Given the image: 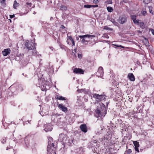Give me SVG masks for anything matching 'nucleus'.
<instances>
[{
	"instance_id": "obj_28",
	"label": "nucleus",
	"mask_w": 154,
	"mask_h": 154,
	"mask_svg": "<svg viewBox=\"0 0 154 154\" xmlns=\"http://www.w3.org/2000/svg\"><path fill=\"white\" fill-rule=\"evenodd\" d=\"M139 20H137L136 19L135 20H134L133 22L135 24H138L139 22Z\"/></svg>"
},
{
	"instance_id": "obj_31",
	"label": "nucleus",
	"mask_w": 154,
	"mask_h": 154,
	"mask_svg": "<svg viewBox=\"0 0 154 154\" xmlns=\"http://www.w3.org/2000/svg\"><path fill=\"white\" fill-rule=\"evenodd\" d=\"M98 2V0H94L93 1V3L95 4H97Z\"/></svg>"
},
{
	"instance_id": "obj_25",
	"label": "nucleus",
	"mask_w": 154,
	"mask_h": 154,
	"mask_svg": "<svg viewBox=\"0 0 154 154\" xmlns=\"http://www.w3.org/2000/svg\"><path fill=\"white\" fill-rule=\"evenodd\" d=\"M131 17L132 20L133 21H134V20H135L136 19V16L135 15H132L131 16Z\"/></svg>"
},
{
	"instance_id": "obj_18",
	"label": "nucleus",
	"mask_w": 154,
	"mask_h": 154,
	"mask_svg": "<svg viewBox=\"0 0 154 154\" xmlns=\"http://www.w3.org/2000/svg\"><path fill=\"white\" fill-rule=\"evenodd\" d=\"M135 146L134 148L138 147L139 146V142L136 141H134L133 142Z\"/></svg>"
},
{
	"instance_id": "obj_2",
	"label": "nucleus",
	"mask_w": 154,
	"mask_h": 154,
	"mask_svg": "<svg viewBox=\"0 0 154 154\" xmlns=\"http://www.w3.org/2000/svg\"><path fill=\"white\" fill-rule=\"evenodd\" d=\"M78 36L80 37L81 39V42L84 43L85 42H87L88 41L87 38H94L95 37V36L93 35H79Z\"/></svg>"
},
{
	"instance_id": "obj_30",
	"label": "nucleus",
	"mask_w": 154,
	"mask_h": 154,
	"mask_svg": "<svg viewBox=\"0 0 154 154\" xmlns=\"http://www.w3.org/2000/svg\"><path fill=\"white\" fill-rule=\"evenodd\" d=\"M103 29L106 30H109V28L107 26H105L104 27Z\"/></svg>"
},
{
	"instance_id": "obj_36",
	"label": "nucleus",
	"mask_w": 154,
	"mask_h": 154,
	"mask_svg": "<svg viewBox=\"0 0 154 154\" xmlns=\"http://www.w3.org/2000/svg\"><path fill=\"white\" fill-rule=\"evenodd\" d=\"M151 32L152 33V34L154 35V30L152 29H151Z\"/></svg>"
},
{
	"instance_id": "obj_41",
	"label": "nucleus",
	"mask_w": 154,
	"mask_h": 154,
	"mask_svg": "<svg viewBox=\"0 0 154 154\" xmlns=\"http://www.w3.org/2000/svg\"><path fill=\"white\" fill-rule=\"evenodd\" d=\"M27 5H31V4L30 3H27L26 4Z\"/></svg>"
},
{
	"instance_id": "obj_24",
	"label": "nucleus",
	"mask_w": 154,
	"mask_h": 154,
	"mask_svg": "<svg viewBox=\"0 0 154 154\" xmlns=\"http://www.w3.org/2000/svg\"><path fill=\"white\" fill-rule=\"evenodd\" d=\"M151 1V0H144L143 2L146 4H148Z\"/></svg>"
},
{
	"instance_id": "obj_53",
	"label": "nucleus",
	"mask_w": 154,
	"mask_h": 154,
	"mask_svg": "<svg viewBox=\"0 0 154 154\" xmlns=\"http://www.w3.org/2000/svg\"><path fill=\"white\" fill-rule=\"evenodd\" d=\"M78 39H79V38H77V40H78Z\"/></svg>"
},
{
	"instance_id": "obj_54",
	"label": "nucleus",
	"mask_w": 154,
	"mask_h": 154,
	"mask_svg": "<svg viewBox=\"0 0 154 154\" xmlns=\"http://www.w3.org/2000/svg\"><path fill=\"white\" fill-rule=\"evenodd\" d=\"M23 75H24V73H23Z\"/></svg>"
},
{
	"instance_id": "obj_52",
	"label": "nucleus",
	"mask_w": 154,
	"mask_h": 154,
	"mask_svg": "<svg viewBox=\"0 0 154 154\" xmlns=\"http://www.w3.org/2000/svg\"><path fill=\"white\" fill-rule=\"evenodd\" d=\"M78 39H79V38H77V40H78Z\"/></svg>"
},
{
	"instance_id": "obj_47",
	"label": "nucleus",
	"mask_w": 154,
	"mask_h": 154,
	"mask_svg": "<svg viewBox=\"0 0 154 154\" xmlns=\"http://www.w3.org/2000/svg\"><path fill=\"white\" fill-rule=\"evenodd\" d=\"M71 141V142H73V140H69V141Z\"/></svg>"
},
{
	"instance_id": "obj_15",
	"label": "nucleus",
	"mask_w": 154,
	"mask_h": 154,
	"mask_svg": "<svg viewBox=\"0 0 154 154\" xmlns=\"http://www.w3.org/2000/svg\"><path fill=\"white\" fill-rule=\"evenodd\" d=\"M32 50V54L34 56L37 55V51L36 50L35 46L31 50Z\"/></svg>"
},
{
	"instance_id": "obj_3",
	"label": "nucleus",
	"mask_w": 154,
	"mask_h": 154,
	"mask_svg": "<svg viewBox=\"0 0 154 154\" xmlns=\"http://www.w3.org/2000/svg\"><path fill=\"white\" fill-rule=\"evenodd\" d=\"M93 97L96 98V100L98 102H100L105 100V96L103 95H99L97 94H93Z\"/></svg>"
},
{
	"instance_id": "obj_16",
	"label": "nucleus",
	"mask_w": 154,
	"mask_h": 154,
	"mask_svg": "<svg viewBox=\"0 0 154 154\" xmlns=\"http://www.w3.org/2000/svg\"><path fill=\"white\" fill-rule=\"evenodd\" d=\"M19 5V3L17 2L16 0H15L14 2V4L13 5V7L14 9H16L17 7Z\"/></svg>"
},
{
	"instance_id": "obj_51",
	"label": "nucleus",
	"mask_w": 154,
	"mask_h": 154,
	"mask_svg": "<svg viewBox=\"0 0 154 154\" xmlns=\"http://www.w3.org/2000/svg\"><path fill=\"white\" fill-rule=\"evenodd\" d=\"M108 103H107V105H108Z\"/></svg>"
},
{
	"instance_id": "obj_32",
	"label": "nucleus",
	"mask_w": 154,
	"mask_h": 154,
	"mask_svg": "<svg viewBox=\"0 0 154 154\" xmlns=\"http://www.w3.org/2000/svg\"><path fill=\"white\" fill-rule=\"evenodd\" d=\"M145 43L146 44V45H148L149 44V42H148V40L146 39H145Z\"/></svg>"
},
{
	"instance_id": "obj_46",
	"label": "nucleus",
	"mask_w": 154,
	"mask_h": 154,
	"mask_svg": "<svg viewBox=\"0 0 154 154\" xmlns=\"http://www.w3.org/2000/svg\"><path fill=\"white\" fill-rule=\"evenodd\" d=\"M139 33H141V32L140 31H137Z\"/></svg>"
},
{
	"instance_id": "obj_23",
	"label": "nucleus",
	"mask_w": 154,
	"mask_h": 154,
	"mask_svg": "<svg viewBox=\"0 0 154 154\" xmlns=\"http://www.w3.org/2000/svg\"><path fill=\"white\" fill-rule=\"evenodd\" d=\"M140 26V27L143 28L144 27V23L143 22H139V23L138 24Z\"/></svg>"
},
{
	"instance_id": "obj_44",
	"label": "nucleus",
	"mask_w": 154,
	"mask_h": 154,
	"mask_svg": "<svg viewBox=\"0 0 154 154\" xmlns=\"http://www.w3.org/2000/svg\"><path fill=\"white\" fill-rule=\"evenodd\" d=\"M31 121V120L29 121V120H28V122L29 123H30V122Z\"/></svg>"
},
{
	"instance_id": "obj_6",
	"label": "nucleus",
	"mask_w": 154,
	"mask_h": 154,
	"mask_svg": "<svg viewBox=\"0 0 154 154\" xmlns=\"http://www.w3.org/2000/svg\"><path fill=\"white\" fill-rule=\"evenodd\" d=\"M104 74L103 68L102 67H99L98 71L96 73V75L100 77H102Z\"/></svg>"
},
{
	"instance_id": "obj_45",
	"label": "nucleus",
	"mask_w": 154,
	"mask_h": 154,
	"mask_svg": "<svg viewBox=\"0 0 154 154\" xmlns=\"http://www.w3.org/2000/svg\"><path fill=\"white\" fill-rule=\"evenodd\" d=\"M112 22L113 23H116V22H115L114 20H113V21Z\"/></svg>"
},
{
	"instance_id": "obj_27",
	"label": "nucleus",
	"mask_w": 154,
	"mask_h": 154,
	"mask_svg": "<svg viewBox=\"0 0 154 154\" xmlns=\"http://www.w3.org/2000/svg\"><path fill=\"white\" fill-rule=\"evenodd\" d=\"M132 152L131 150L130 149H128L126 151V152H127V153L128 154H130Z\"/></svg>"
},
{
	"instance_id": "obj_38",
	"label": "nucleus",
	"mask_w": 154,
	"mask_h": 154,
	"mask_svg": "<svg viewBox=\"0 0 154 154\" xmlns=\"http://www.w3.org/2000/svg\"><path fill=\"white\" fill-rule=\"evenodd\" d=\"M61 28H62V29H64L65 28V26L63 25H62L61 26Z\"/></svg>"
},
{
	"instance_id": "obj_39",
	"label": "nucleus",
	"mask_w": 154,
	"mask_h": 154,
	"mask_svg": "<svg viewBox=\"0 0 154 154\" xmlns=\"http://www.w3.org/2000/svg\"><path fill=\"white\" fill-rule=\"evenodd\" d=\"M119 47H120L122 48H124V46H122V45H119Z\"/></svg>"
},
{
	"instance_id": "obj_4",
	"label": "nucleus",
	"mask_w": 154,
	"mask_h": 154,
	"mask_svg": "<svg viewBox=\"0 0 154 154\" xmlns=\"http://www.w3.org/2000/svg\"><path fill=\"white\" fill-rule=\"evenodd\" d=\"M25 47L28 50H31L35 46V43L33 42H29V41H27L25 43Z\"/></svg>"
},
{
	"instance_id": "obj_35",
	"label": "nucleus",
	"mask_w": 154,
	"mask_h": 154,
	"mask_svg": "<svg viewBox=\"0 0 154 154\" xmlns=\"http://www.w3.org/2000/svg\"><path fill=\"white\" fill-rule=\"evenodd\" d=\"M15 17L14 15L13 14V15H10V17L11 18H14Z\"/></svg>"
},
{
	"instance_id": "obj_40",
	"label": "nucleus",
	"mask_w": 154,
	"mask_h": 154,
	"mask_svg": "<svg viewBox=\"0 0 154 154\" xmlns=\"http://www.w3.org/2000/svg\"><path fill=\"white\" fill-rule=\"evenodd\" d=\"M6 141L5 140H3L2 141V142L3 143H4Z\"/></svg>"
},
{
	"instance_id": "obj_10",
	"label": "nucleus",
	"mask_w": 154,
	"mask_h": 154,
	"mask_svg": "<svg viewBox=\"0 0 154 154\" xmlns=\"http://www.w3.org/2000/svg\"><path fill=\"white\" fill-rule=\"evenodd\" d=\"M45 128L44 129V130L46 132L51 131L52 129L51 125L50 124H48V125L46 124L45 125Z\"/></svg>"
},
{
	"instance_id": "obj_19",
	"label": "nucleus",
	"mask_w": 154,
	"mask_h": 154,
	"mask_svg": "<svg viewBox=\"0 0 154 154\" xmlns=\"http://www.w3.org/2000/svg\"><path fill=\"white\" fill-rule=\"evenodd\" d=\"M60 8L61 10H66L67 9V7L64 5H61L60 6Z\"/></svg>"
},
{
	"instance_id": "obj_49",
	"label": "nucleus",
	"mask_w": 154,
	"mask_h": 154,
	"mask_svg": "<svg viewBox=\"0 0 154 154\" xmlns=\"http://www.w3.org/2000/svg\"><path fill=\"white\" fill-rule=\"evenodd\" d=\"M53 48L52 47L51 49H52V50H53Z\"/></svg>"
},
{
	"instance_id": "obj_26",
	"label": "nucleus",
	"mask_w": 154,
	"mask_h": 154,
	"mask_svg": "<svg viewBox=\"0 0 154 154\" xmlns=\"http://www.w3.org/2000/svg\"><path fill=\"white\" fill-rule=\"evenodd\" d=\"M91 7H92V5H84V7L85 8H90Z\"/></svg>"
},
{
	"instance_id": "obj_48",
	"label": "nucleus",
	"mask_w": 154,
	"mask_h": 154,
	"mask_svg": "<svg viewBox=\"0 0 154 154\" xmlns=\"http://www.w3.org/2000/svg\"><path fill=\"white\" fill-rule=\"evenodd\" d=\"M53 48L52 47L51 49H52V50H53Z\"/></svg>"
},
{
	"instance_id": "obj_43",
	"label": "nucleus",
	"mask_w": 154,
	"mask_h": 154,
	"mask_svg": "<svg viewBox=\"0 0 154 154\" xmlns=\"http://www.w3.org/2000/svg\"><path fill=\"white\" fill-rule=\"evenodd\" d=\"M114 45L116 47H119V45Z\"/></svg>"
},
{
	"instance_id": "obj_13",
	"label": "nucleus",
	"mask_w": 154,
	"mask_h": 154,
	"mask_svg": "<svg viewBox=\"0 0 154 154\" xmlns=\"http://www.w3.org/2000/svg\"><path fill=\"white\" fill-rule=\"evenodd\" d=\"M128 77L130 80L132 81H134L135 80V78L134 75L132 73H130L128 74Z\"/></svg>"
},
{
	"instance_id": "obj_7",
	"label": "nucleus",
	"mask_w": 154,
	"mask_h": 154,
	"mask_svg": "<svg viewBox=\"0 0 154 154\" xmlns=\"http://www.w3.org/2000/svg\"><path fill=\"white\" fill-rule=\"evenodd\" d=\"M103 111H104V112H103V113L102 114V112L101 111H100V110L98 109L96 112L97 114L98 115V116L99 117H100V116H103L104 115L106 114V110L105 109V108H104V109H103Z\"/></svg>"
},
{
	"instance_id": "obj_20",
	"label": "nucleus",
	"mask_w": 154,
	"mask_h": 154,
	"mask_svg": "<svg viewBox=\"0 0 154 154\" xmlns=\"http://www.w3.org/2000/svg\"><path fill=\"white\" fill-rule=\"evenodd\" d=\"M107 9L108 12H111L113 11V9L112 7H107Z\"/></svg>"
},
{
	"instance_id": "obj_42",
	"label": "nucleus",
	"mask_w": 154,
	"mask_h": 154,
	"mask_svg": "<svg viewBox=\"0 0 154 154\" xmlns=\"http://www.w3.org/2000/svg\"><path fill=\"white\" fill-rule=\"evenodd\" d=\"M146 13V11H143V14H145Z\"/></svg>"
},
{
	"instance_id": "obj_34",
	"label": "nucleus",
	"mask_w": 154,
	"mask_h": 154,
	"mask_svg": "<svg viewBox=\"0 0 154 154\" xmlns=\"http://www.w3.org/2000/svg\"><path fill=\"white\" fill-rule=\"evenodd\" d=\"M135 150L136 151H137L138 152H139V150L138 149V147L134 148Z\"/></svg>"
},
{
	"instance_id": "obj_5",
	"label": "nucleus",
	"mask_w": 154,
	"mask_h": 154,
	"mask_svg": "<svg viewBox=\"0 0 154 154\" xmlns=\"http://www.w3.org/2000/svg\"><path fill=\"white\" fill-rule=\"evenodd\" d=\"M127 20V18L125 15L120 16L119 19V22L120 24H123L125 23Z\"/></svg>"
},
{
	"instance_id": "obj_9",
	"label": "nucleus",
	"mask_w": 154,
	"mask_h": 154,
	"mask_svg": "<svg viewBox=\"0 0 154 154\" xmlns=\"http://www.w3.org/2000/svg\"><path fill=\"white\" fill-rule=\"evenodd\" d=\"M84 71L79 68H75L73 70V72L76 74H83Z\"/></svg>"
},
{
	"instance_id": "obj_17",
	"label": "nucleus",
	"mask_w": 154,
	"mask_h": 154,
	"mask_svg": "<svg viewBox=\"0 0 154 154\" xmlns=\"http://www.w3.org/2000/svg\"><path fill=\"white\" fill-rule=\"evenodd\" d=\"M112 0H107L105 2V5H106L107 6V5L108 4H112Z\"/></svg>"
},
{
	"instance_id": "obj_14",
	"label": "nucleus",
	"mask_w": 154,
	"mask_h": 154,
	"mask_svg": "<svg viewBox=\"0 0 154 154\" xmlns=\"http://www.w3.org/2000/svg\"><path fill=\"white\" fill-rule=\"evenodd\" d=\"M56 99L60 100H66V99L65 97H63L61 96L57 95L56 96Z\"/></svg>"
},
{
	"instance_id": "obj_29",
	"label": "nucleus",
	"mask_w": 154,
	"mask_h": 154,
	"mask_svg": "<svg viewBox=\"0 0 154 154\" xmlns=\"http://www.w3.org/2000/svg\"><path fill=\"white\" fill-rule=\"evenodd\" d=\"M148 8L149 9V10L150 12V13H152V14L153 13H152V6H148Z\"/></svg>"
},
{
	"instance_id": "obj_55",
	"label": "nucleus",
	"mask_w": 154,
	"mask_h": 154,
	"mask_svg": "<svg viewBox=\"0 0 154 154\" xmlns=\"http://www.w3.org/2000/svg\"><path fill=\"white\" fill-rule=\"evenodd\" d=\"M22 91H23V89H22V90H21Z\"/></svg>"
},
{
	"instance_id": "obj_22",
	"label": "nucleus",
	"mask_w": 154,
	"mask_h": 154,
	"mask_svg": "<svg viewBox=\"0 0 154 154\" xmlns=\"http://www.w3.org/2000/svg\"><path fill=\"white\" fill-rule=\"evenodd\" d=\"M68 38L72 42V43L73 44V45H75L74 42V41L72 37L69 36Z\"/></svg>"
},
{
	"instance_id": "obj_11",
	"label": "nucleus",
	"mask_w": 154,
	"mask_h": 154,
	"mask_svg": "<svg viewBox=\"0 0 154 154\" xmlns=\"http://www.w3.org/2000/svg\"><path fill=\"white\" fill-rule=\"evenodd\" d=\"M80 128L82 131L84 133L87 131V128L85 124L81 125L80 126Z\"/></svg>"
},
{
	"instance_id": "obj_50",
	"label": "nucleus",
	"mask_w": 154,
	"mask_h": 154,
	"mask_svg": "<svg viewBox=\"0 0 154 154\" xmlns=\"http://www.w3.org/2000/svg\"><path fill=\"white\" fill-rule=\"evenodd\" d=\"M52 140V138H51L50 140Z\"/></svg>"
},
{
	"instance_id": "obj_37",
	"label": "nucleus",
	"mask_w": 154,
	"mask_h": 154,
	"mask_svg": "<svg viewBox=\"0 0 154 154\" xmlns=\"http://www.w3.org/2000/svg\"><path fill=\"white\" fill-rule=\"evenodd\" d=\"M98 7V5H92V7Z\"/></svg>"
},
{
	"instance_id": "obj_33",
	"label": "nucleus",
	"mask_w": 154,
	"mask_h": 154,
	"mask_svg": "<svg viewBox=\"0 0 154 154\" xmlns=\"http://www.w3.org/2000/svg\"><path fill=\"white\" fill-rule=\"evenodd\" d=\"M82 54H78V57L79 58H81L82 57Z\"/></svg>"
},
{
	"instance_id": "obj_8",
	"label": "nucleus",
	"mask_w": 154,
	"mask_h": 154,
	"mask_svg": "<svg viewBox=\"0 0 154 154\" xmlns=\"http://www.w3.org/2000/svg\"><path fill=\"white\" fill-rule=\"evenodd\" d=\"M58 107L60 110L64 112H67L68 110L67 108L62 104H59L58 105Z\"/></svg>"
},
{
	"instance_id": "obj_21",
	"label": "nucleus",
	"mask_w": 154,
	"mask_h": 154,
	"mask_svg": "<svg viewBox=\"0 0 154 154\" xmlns=\"http://www.w3.org/2000/svg\"><path fill=\"white\" fill-rule=\"evenodd\" d=\"M5 0H0V2L2 5H3L4 6H5L6 5V4L5 3Z\"/></svg>"
},
{
	"instance_id": "obj_1",
	"label": "nucleus",
	"mask_w": 154,
	"mask_h": 154,
	"mask_svg": "<svg viewBox=\"0 0 154 154\" xmlns=\"http://www.w3.org/2000/svg\"><path fill=\"white\" fill-rule=\"evenodd\" d=\"M56 148V145H54L53 143H51V141H48L47 148V154H56L55 150Z\"/></svg>"
},
{
	"instance_id": "obj_12",
	"label": "nucleus",
	"mask_w": 154,
	"mask_h": 154,
	"mask_svg": "<svg viewBox=\"0 0 154 154\" xmlns=\"http://www.w3.org/2000/svg\"><path fill=\"white\" fill-rule=\"evenodd\" d=\"M11 50L9 48L5 49L2 52V54L4 56H7L10 53Z\"/></svg>"
}]
</instances>
